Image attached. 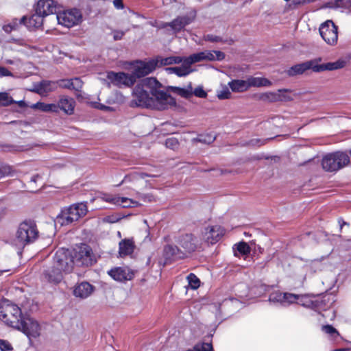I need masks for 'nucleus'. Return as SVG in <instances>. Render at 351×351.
<instances>
[{
	"label": "nucleus",
	"mask_w": 351,
	"mask_h": 351,
	"mask_svg": "<svg viewBox=\"0 0 351 351\" xmlns=\"http://www.w3.org/2000/svg\"><path fill=\"white\" fill-rule=\"evenodd\" d=\"M132 105L136 106L165 110L175 106V99L162 89V85L156 77H145L136 84L133 90Z\"/></svg>",
	"instance_id": "nucleus-1"
},
{
	"label": "nucleus",
	"mask_w": 351,
	"mask_h": 351,
	"mask_svg": "<svg viewBox=\"0 0 351 351\" xmlns=\"http://www.w3.org/2000/svg\"><path fill=\"white\" fill-rule=\"evenodd\" d=\"M39 232L33 221L21 222L15 233L14 242L19 247L33 243L38 238Z\"/></svg>",
	"instance_id": "nucleus-2"
},
{
	"label": "nucleus",
	"mask_w": 351,
	"mask_h": 351,
	"mask_svg": "<svg viewBox=\"0 0 351 351\" xmlns=\"http://www.w3.org/2000/svg\"><path fill=\"white\" fill-rule=\"evenodd\" d=\"M88 212L86 203L73 204L64 208L56 218L57 223L61 226H67L84 217Z\"/></svg>",
	"instance_id": "nucleus-3"
},
{
	"label": "nucleus",
	"mask_w": 351,
	"mask_h": 351,
	"mask_svg": "<svg viewBox=\"0 0 351 351\" xmlns=\"http://www.w3.org/2000/svg\"><path fill=\"white\" fill-rule=\"evenodd\" d=\"M350 163V158L346 153L336 152L325 156L322 161L323 169L329 172L337 171Z\"/></svg>",
	"instance_id": "nucleus-4"
},
{
	"label": "nucleus",
	"mask_w": 351,
	"mask_h": 351,
	"mask_svg": "<svg viewBox=\"0 0 351 351\" xmlns=\"http://www.w3.org/2000/svg\"><path fill=\"white\" fill-rule=\"evenodd\" d=\"M23 316L21 308L14 304H6L0 306V318L8 325L16 328L21 326Z\"/></svg>",
	"instance_id": "nucleus-5"
},
{
	"label": "nucleus",
	"mask_w": 351,
	"mask_h": 351,
	"mask_svg": "<svg viewBox=\"0 0 351 351\" xmlns=\"http://www.w3.org/2000/svg\"><path fill=\"white\" fill-rule=\"evenodd\" d=\"M73 255L68 249L61 248L56 251L53 258V264L63 273L72 272L74 267Z\"/></svg>",
	"instance_id": "nucleus-6"
},
{
	"label": "nucleus",
	"mask_w": 351,
	"mask_h": 351,
	"mask_svg": "<svg viewBox=\"0 0 351 351\" xmlns=\"http://www.w3.org/2000/svg\"><path fill=\"white\" fill-rule=\"evenodd\" d=\"M56 19L60 25L70 28L82 22V14L80 10L73 8L56 12Z\"/></svg>",
	"instance_id": "nucleus-7"
},
{
	"label": "nucleus",
	"mask_w": 351,
	"mask_h": 351,
	"mask_svg": "<svg viewBox=\"0 0 351 351\" xmlns=\"http://www.w3.org/2000/svg\"><path fill=\"white\" fill-rule=\"evenodd\" d=\"M73 261L74 265L77 267H89L95 262L92 250L87 245L80 247L79 250L75 252Z\"/></svg>",
	"instance_id": "nucleus-8"
},
{
	"label": "nucleus",
	"mask_w": 351,
	"mask_h": 351,
	"mask_svg": "<svg viewBox=\"0 0 351 351\" xmlns=\"http://www.w3.org/2000/svg\"><path fill=\"white\" fill-rule=\"evenodd\" d=\"M337 26L330 20L323 23L319 27V33L322 38L330 45H334L337 43Z\"/></svg>",
	"instance_id": "nucleus-9"
},
{
	"label": "nucleus",
	"mask_w": 351,
	"mask_h": 351,
	"mask_svg": "<svg viewBox=\"0 0 351 351\" xmlns=\"http://www.w3.org/2000/svg\"><path fill=\"white\" fill-rule=\"evenodd\" d=\"M16 329L21 330L30 341L32 338H37L40 335V324L29 317H25L21 321V326H19Z\"/></svg>",
	"instance_id": "nucleus-10"
},
{
	"label": "nucleus",
	"mask_w": 351,
	"mask_h": 351,
	"mask_svg": "<svg viewBox=\"0 0 351 351\" xmlns=\"http://www.w3.org/2000/svg\"><path fill=\"white\" fill-rule=\"evenodd\" d=\"M107 78L115 86L121 87L122 86L130 87L135 84V79L132 74H128L123 72L114 73L108 72Z\"/></svg>",
	"instance_id": "nucleus-11"
},
{
	"label": "nucleus",
	"mask_w": 351,
	"mask_h": 351,
	"mask_svg": "<svg viewBox=\"0 0 351 351\" xmlns=\"http://www.w3.org/2000/svg\"><path fill=\"white\" fill-rule=\"evenodd\" d=\"M157 66V61L155 60H150L149 61H139L134 66L132 73V76L135 79V82L137 78L145 77V75L153 72Z\"/></svg>",
	"instance_id": "nucleus-12"
},
{
	"label": "nucleus",
	"mask_w": 351,
	"mask_h": 351,
	"mask_svg": "<svg viewBox=\"0 0 351 351\" xmlns=\"http://www.w3.org/2000/svg\"><path fill=\"white\" fill-rule=\"evenodd\" d=\"M176 242L183 249L185 255L195 252L197 247V239L192 234H182L175 237Z\"/></svg>",
	"instance_id": "nucleus-13"
},
{
	"label": "nucleus",
	"mask_w": 351,
	"mask_h": 351,
	"mask_svg": "<svg viewBox=\"0 0 351 351\" xmlns=\"http://www.w3.org/2000/svg\"><path fill=\"white\" fill-rule=\"evenodd\" d=\"M196 18V11L192 10L185 15L179 16L171 22V30L174 33H178L182 30L186 25L193 23Z\"/></svg>",
	"instance_id": "nucleus-14"
},
{
	"label": "nucleus",
	"mask_w": 351,
	"mask_h": 351,
	"mask_svg": "<svg viewBox=\"0 0 351 351\" xmlns=\"http://www.w3.org/2000/svg\"><path fill=\"white\" fill-rule=\"evenodd\" d=\"M108 275L114 280L123 282L131 280L134 276V271L128 267H119L111 269L108 271Z\"/></svg>",
	"instance_id": "nucleus-15"
},
{
	"label": "nucleus",
	"mask_w": 351,
	"mask_h": 351,
	"mask_svg": "<svg viewBox=\"0 0 351 351\" xmlns=\"http://www.w3.org/2000/svg\"><path fill=\"white\" fill-rule=\"evenodd\" d=\"M224 229L220 226H208L204 232V239L209 244H215L223 236Z\"/></svg>",
	"instance_id": "nucleus-16"
},
{
	"label": "nucleus",
	"mask_w": 351,
	"mask_h": 351,
	"mask_svg": "<svg viewBox=\"0 0 351 351\" xmlns=\"http://www.w3.org/2000/svg\"><path fill=\"white\" fill-rule=\"evenodd\" d=\"M35 11L44 16L56 14V3L53 0H39Z\"/></svg>",
	"instance_id": "nucleus-17"
},
{
	"label": "nucleus",
	"mask_w": 351,
	"mask_h": 351,
	"mask_svg": "<svg viewBox=\"0 0 351 351\" xmlns=\"http://www.w3.org/2000/svg\"><path fill=\"white\" fill-rule=\"evenodd\" d=\"M56 88L57 82L43 80L34 85L33 91L40 95H44L56 90Z\"/></svg>",
	"instance_id": "nucleus-18"
},
{
	"label": "nucleus",
	"mask_w": 351,
	"mask_h": 351,
	"mask_svg": "<svg viewBox=\"0 0 351 351\" xmlns=\"http://www.w3.org/2000/svg\"><path fill=\"white\" fill-rule=\"evenodd\" d=\"M63 272L53 265L43 271L44 279L54 284L59 283L62 280Z\"/></svg>",
	"instance_id": "nucleus-19"
},
{
	"label": "nucleus",
	"mask_w": 351,
	"mask_h": 351,
	"mask_svg": "<svg viewBox=\"0 0 351 351\" xmlns=\"http://www.w3.org/2000/svg\"><path fill=\"white\" fill-rule=\"evenodd\" d=\"M94 287L88 282H82L76 286L73 289V295L82 299L88 298L93 293Z\"/></svg>",
	"instance_id": "nucleus-20"
},
{
	"label": "nucleus",
	"mask_w": 351,
	"mask_h": 351,
	"mask_svg": "<svg viewBox=\"0 0 351 351\" xmlns=\"http://www.w3.org/2000/svg\"><path fill=\"white\" fill-rule=\"evenodd\" d=\"M163 255L166 259H182L185 258L184 252L175 245L168 244L164 247Z\"/></svg>",
	"instance_id": "nucleus-21"
},
{
	"label": "nucleus",
	"mask_w": 351,
	"mask_h": 351,
	"mask_svg": "<svg viewBox=\"0 0 351 351\" xmlns=\"http://www.w3.org/2000/svg\"><path fill=\"white\" fill-rule=\"evenodd\" d=\"M75 106V100L66 96L61 97L58 104H56V106H58V110H61L67 114H73Z\"/></svg>",
	"instance_id": "nucleus-22"
},
{
	"label": "nucleus",
	"mask_w": 351,
	"mask_h": 351,
	"mask_svg": "<svg viewBox=\"0 0 351 351\" xmlns=\"http://www.w3.org/2000/svg\"><path fill=\"white\" fill-rule=\"evenodd\" d=\"M346 65V62L343 60H338L333 62H327L322 64L319 66H313V71L320 73L324 71H334L343 68Z\"/></svg>",
	"instance_id": "nucleus-23"
},
{
	"label": "nucleus",
	"mask_w": 351,
	"mask_h": 351,
	"mask_svg": "<svg viewBox=\"0 0 351 351\" xmlns=\"http://www.w3.org/2000/svg\"><path fill=\"white\" fill-rule=\"evenodd\" d=\"M44 17L43 15L36 12L35 14H32L28 19L26 16H23L20 20V24L37 28L43 25Z\"/></svg>",
	"instance_id": "nucleus-24"
},
{
	"label": "nucleus",
	"mask_w": 351,
	"mask_h": 351,
	"mask_svg": "<svg viewBox=\"0 0 351 351\" xmlns=\"http://www.w3.org/2000/svg\"><path fill=\"white\" fill-rule=\"evenodd\" d=\"M135 245L133 239H125L119 243V254L120 257L131 255L134 250Z\"/></svg>",
	"instance_id": "nucleus-25"
},
{
	"label": "nucleus",
	"mask_w": 351,
	"mask_h": 351,
	"mask_svg": "<svg viewBox=\"0 0 351 351\" xmlns=\"http://www.w3.org/2000/svg\"><path fill=\"white\" fill-rule=\"evenodd\" d=\"M311 66H312V64L311 62H307V61H306V62L292 66L286 72H287V74L291 77L295 76L297 75H302L307 70L311 69Z\"/></svg>",
	"instance_id": "nucleus-26"
},
{
	"label": "nucleus",
	"mask_w": 351,
	"mask_h": 351,
	"mask_svg": "<svg viewBox=\"0 0 351 351\" xmlns=\"http://www.w3.org/2000/svg\"><path fill=\"white\" fill-rule=\"evenodd\" d=\"M166 71H168L169 73H175L179 77H184L190 74L193 71V69H191V65L185 64L184 60L183 64L181 66L168 67L166 69Z\"/></svg>",
	"instance_id": "nucleus-27"
},
{
	"label": "nucleus",
	"mask_w": 351,
	"mask_h": 351,
	"mask_svg": "<svg viewBox=\"0 0 351 351\" xmlns=\"http://www.w3.org/2000/svg\"><path fill=\"white\" fill-rule=\"evenodd\" d=\"M228 86L232 91L236 93L244 92L250 88L247 80H232L228 82Z\"/></svg>",
	"instance_id": "nucleus-28"
},
{
	"label": "nucleus",
	"mask_w": 351,
	"mask_h": 351,
	"mask_svg": "<svg viewBox=\"0 0 351 351\" xmlns=\"http://www.w3.org/2000/svg\"><path fill=\"white\" fill-rule=\"evenodd\" d=\"M169 88L174 93L180 97L189 99L193 95V88L191 83H189L187 88H180L177 86H169Z\"/></svg>",
	"instance_id": "nucleus-29"
},
{
	"label": "nucleus",
	"mask_w": 351,
	"mask_h": 351,
	"mask_svg": "<svg viewBox=\"0 0 351 351\" xmlns=\"http://www.w3.org/2000/svg\"><path fill=\"white\" fill-rule=\"evenodd\" d=\"M31 108L35 110H39L42 112H58V106H56L55 104H45L43 102H37L31 106Z\"/></svg>",
	"instance_id": "nucleus-30"
},
{
	"label": "nucleus",
	"mask_w": 351,
	"mask_h": 351,
	"mask_svg": "<svg viewBox=\"0 0 351 351\" xmlns=\"http://www.w3.org/2000/svg\"><path fill=\"white\" fill-rule=\"evenodd\" d=\"M155 61H157V65L159 64L162 66H166L173 64H180L183 61V58L180 56H169L167 58L158 56Z\"/></svg>",
	"instance_id": "nucleus-31"
},
{
	"label": "nucleus",
	"mask_w": 351,
	"mask_h": 351,
	"mask_svg": "<svg viewBox=\"0 0 351 351\" xmlns=\"http://www.w3.org/2000/svg\"><path fill=\"white\" fill-rule=\"evenodd\" d=\"M249 83V88L250 87H261L269 86L271 85V82L267 78L251 77L247 79Z\"/></svg>",
	"instance_id": "nucleus-32"
},
{
	"label": "nucleus",
	"mask_w": 351,
	"mask_h": 351,
	"mask_svg": "<svg viewBox=\"0 0 351 351\" xmlns=\"http://www.w3.org/2000/svg\"><path fill=\"white\" fill-rule=\"evenodd\" d=\"M205 60V51L193 53L184 59L186 64L191 65L194 63Z\"/></svg>",
	"instance_id": "nucleus-33"
},
{
	"label": "nucleus",
	"mask_w": 351,
	"mask_h": 351,
	"mask_svg": "<svg viewBox=\"0 0 351 351\" xmlns=\"http://www.w3.org/2000/svg\"><path fill=\"white\" fill-rule=\"evenodd\" d=\"M258 99L264 101L274 102L280 100V95L279 93H265L258 95Z\"/></svg>",
	"instance_id": "nucleus-34"
},
{
	"label": "nucleus",
	"mask_w": 351,
	"mask_h": 351,
	"mask_svg": "<svg viewBox=\"0 0 351 351\" xmlns=\"http://www.w3.org/2000/svg\"><path fill=\"white\" fill-rule=\"evenodd\" d=\"M15 103V101L6 92H0V107L8 106Z\"/></svg>",
	"instance_id": "nucleus-35"
},
{
	"label": "nucleus",
	"mask_w": 351,
	"mask_h": 351,
	"mask_svg": "<svg viewBox=\"0 0 351 351\" xmlns=\"http://www.w3.org/2000/svg\"><path fill=\"white\" fill-rule=\"evenodd\" d=\"M117 205L120 206L122 208H129L136 206L137 202L128 197H119Z\"/></svg>",
	"instance_id": "nucleus-36"
},
{
	"label": "nucleus",
	"mask_w": 351,
	"mask_h": 351,
	"mask_svg": "<svg viewBox=\"0 0 351 351\" xmlns=\"http://www.w3.org/2000/svg\"><path fill=\"white\" fill-rule=\"evenodd\" d=\"M234 246L236 247V250L242 255H248L251 252L250 247L244 241L239 242L234 245Z\"/></svg>",
	"instance_id": "nucleus-37"
},
{
	"label": "nucleus",
	"mask_w": 351,
	"mask_h": 351,
	"mask_svg": "<svg viewBox=\"0 0 351 351\" xmlns=\"http://www.w3.org/2000/svg\"><path fill=\"white\" fill-rule=\"evenodd\" d=\"M302 295L291 293H283L284 305L285 304H293L296 302Z\"/></svg>",
	"instance_id": "nucleus-38"
},
{
	"label": "nucleus",
	"mask_w": 351,
	"mask_h": 351,
	"mask_svg": "<svg viewBox=\"0 0 351 351\" xmlns=\"http://www.w3.org/2000/svg\"><path fill=\"white\" fill-rule=\"evenodd\" d=\"M269 301L274 303H280L284 305L283 293L275 291L271 293L269 297Z\"/></svg>",
	"instance_id": "nucleus-39"
},
{
	"label": "nucleus",
	"mask_w": 351,
	"mask_h": 351,
	"mask_svg": "<svg viewBox=\"0 0 351 351\" xmlns=\"http://www.w3.org/2000/svg\"><path fill=\"white\" fill-rule=\"evenodd\" d=\"M216 139V136L211 134H207L206 135H200L197 138L196 141L204 143V144H210L215 141Z\"/></svg>",
	"instance_id": "nucleus-40"
},
{
	"label": "nucleus",
	"mask_w": 351,
	"mask_h": 351,
	"mask_svg": "<svg viewBox=\"0 0 351 351\" xmlns=\"http://www.w3.org/2000/svg\"><path fill=\"white\" fill-rule=\"evenodd\" d=\"M189 284L193 289H197L200 285L199 279L193 273L187 276Z\"/></svg>",
	"instance_id": "nucleus-41"
},
{
	"label": "nucleus",
	"mask_w": 351,
	"mask_h": 351,
	"mask_svg": "<svg viewBox=\"0 0 351 351\" xmlns=\"http://www.w3.org/2000/svg\"><path fill=\"white\" fill-rule=\"evenodd\" d=\"M165 146L172 150H176L179 147L178 140L174 137L168 138L165 141Z\"/></svg>",
	"instance_id": "nucleus-42"
},
{
	"label": "nucleus",
	"mask_w": 351,
	"mask_h": 351,
	"mask_svg": "<svg viewBox=\"0 0 351 351\" xmlns=\"http://www.w3.org/2000/svg\"><path fill=\"white\" fill-rule=\"evenodd\" d=\"M20 24V21L18 22L16 19H13L12 22L3 26V29L6 33H10L12 30L16 29Z\"/></svg>",
	"instance_id": "nucleus-43"
},
{
	"label": "nucleus",
	"mask_w": 351,
	"mask_h": 351,
	"mask_svg": "<svg viewBox=\"0 0 351 351\" xmlns=\"http://www.w3.org/2000/svg\"><path fill=\"white\" fill-rule=\"evenodd\" d=\"M334 6L341 8H350L351 7V0H335Z\"/></svg>",
	"instance_id": "nucleus-44"
},
{
	"label": "nucleus",
	"mask_w": 351,
	"mask_h": 351,
	"mask_svg": "<svg viewBox=\"0 0 351 351\" xmlns=\"http://www.w3.org/2000/svg\"><path fill=\"white\" fill-rule=\"evenodd\" d=\"M217 96L219 99H229L231 96V93L228 88L225 86L222 90L217 92Z\"/></svg>",
	"instance_id": "nucleus-45"
},
{
	"label": "nucleus",
	"mask_w": 351,
	"mask_h": 351,
	"mask_svg": "<svg viewBox=\"0 0 351 351\" xmlns=\"http://www.w3.org/2000/svg\"><path fill=\"white\" fill-rule=\"evenodd\" d=\"M83 86V82L79 77L72 78L71 90L81 91Z\"/></svg>",
	"instance_id": "nucleus-46"
},
{
	"label": "nucleus",
	"mask_w": 351,
	"mask_h": 351,
	"mask_svg": "<svg viewBox=\"0 0 351 351\" xmlns=\"http://www.w3.org/2000/svg\"><path fill=\"white\" fill-rule=\"evenodd\" d=\"M72 79L61 80L57 82V86H58L62 88L71 90Z\"/></svg>",
	"instance_id": "nucleus-47"
},
{
	"label": "nucleus",
	"mask_w": 351,
	"mask_h": 351,
	"mask_svg": "<svg viewBox=\"0 0 351 351\" xmlns=\"http://www.w3.org/2000/svg\"><path fill=\"white\" fill-rule=\"evenodd\" d=\"M322 330L332 337L339 335L338 331L331 325L323 326Z\"/></svg>",
	"instance_id": "nucleus-48"
},
{
	"label": "nucleus",
	"mask_w": 351,
	"mask_h": 351,
	"mask_svg": "<svg viewBox=\"0 0 351 351\" xmlns=\"http://www.w3.org/2000/svg\"><path fill=\"white\" fill-rule=\"evenodd\" d=\"M327 297V295H324L322 298H317V300H315V301H313L311 303H312V305L315 307H317V308H324L326 306V298Z\"/></svg>",
	"instance_id": "nucleus-49"
},
{
	"label": "nucleus",
	"mask_w": 351,
	"mask_h": 351,
	"mask_svg": "<svg viewBox=\"0 0 351 351\" xmlns=\"http://www.w3.org/2000/svg\"><path fill=\"white\" fill-rule=\"evenodd\" d=\"M193 95L199 98H206L207 97L206 92L203 89L202 86H198L193 91Z\"/></svg>",
	"instance_id": "nucleus-50"
},
{
	"label": "nucleus",
	"mask_w": 351,
	"mask_h": 351,
	"mask_svg": "<svg viewBox=\"0 0 351 351\" xmlns=\"http://www.w3.org/2000/svg\"><path fill=\"white\" fill-rule=\"evenodd\" d=\"M0 350L1 351H12L13 348L8 341L0 339Z\"/></svg>",
	"instance_id": "nucleus-51"
},
{
	"label": "nucleus",
	"mask_w": 351,
	"mask_h": 351,
	"mask_svg": "<svg viewBox=\"0 0 351 351\" xmlns=\"http://www.w3.org/2000/svg\"><path fill=\"white\" fill-rule=\"evenodd\" d=\"M204 40L211 43L223 42V39L218 36L213 34H207L204 36Z\"/></svg>",
	"instance_id": "nucleus-52"
},
{
	"label": "nucleus",
	"mask_w": 351,
	"mask_h": 351,
	"mask_svg": "<svg viewBox=\"0 0 351 351\" xmlns=\"http://www.w3.org/2000/svg\"><path fill=\"white\" fill-rule=\"evenodd\" d=\"M104 200L106 202L117 205L118 203L119 196H112L110 195H105L103 197Z\"/></svg>",
	"instance_id": "nucleus-53"
},
{
	"label": "nucleus",
	"mask_w": 351,
	"mask_h": 351,
	"mask_svg": "<svg viewBox=\"0 0 351 351\" xmlns=\"http://www.w3.org/2000/svg\"><path fill=\"white\" fill-rule=\"evenodd\" d=\"M139 198L144 202H152L155 200L154 197L151 193H143L139 195Z\"/></svg>",
	"instance_id": "nucleus-54"
},
{
	"label": "nucleus",
	"mask_w": 351,
	"mask_h": 351,
	"mask_svg": "<svg viewBox=\"0 0 351 351\" xmlns=\"http://www.w3.org/2000/svg\"><path fill=\"white\" fill-rule=\"evenodd\" d=\"M13 77V74L7 68L0 66V77Z\"/></svg>",
	"instance_id": "nucleus-55"
},
{
	"label": "nucleus",
	"mask_w": 351,
	"mask_h": 351,
	"mask_svg": "<svg viewBox=\"0 0 351 351\" xmlns=\"http://www.w3.org/2000/svg\"><path fill=\"white\" fill-rule=\"evenodd\" d=\"M4 151L8 152H16V151H21L22 149L19 148V147L13 145H4L2 146Z\"/></svg>",
	"instance_id": "nucleus-56"
},
{
	"label": "nucleus",
	"mask_w": 351,
	"mask_h": 351,
	"mask_svg": "<svg viewBox=\"0 0 351 351\" xmlns=\"http://www.w3.org/2000/svg\"><path fill=\"white\" fill-rule=\"evenodd\" d=\"M124 34L125 32L123 31L114 30L113 31V38L114 40H119L122 39Z\"/></svg>",
	"instance_id": "nucleus-57"
},
{
	"label": "nucleus",
	"mask_w": 351,
	"mask_h": 351,
	"mask_svg": "<svg viewBox=\"0 0 351 351\" xmlns=\"http://www.w3.org/2000/svg\"><path fill=\"white\" fill-rule=\"evenodd\" d=\"M215 60L221 61L225 58V53L220 51H214Z\"/></svg>",
	"instance_id": "nucleus-58"
},
{
	"label": "nucleus",
	"mask_w": 351,
	"mask_h": 351,
	"mask_svg": "<svg viewBox=\"0 0 351 351\" xmlns=\"http://www.w3.org/2000/svg\"><path fill=\"white\" fill-rule=\"evenodd\" d=\"M205 60L215 61L214 51H204Z\"/></svg>",
	"instance_id": "nucleus-59"
},
{
	"label": "nucleus",
	"mask_w": 351,
	"mask_h": 351,
	"mask_svg": "<svg viewBox=\"0 0 351 351\" xmlns=\"http://www.w3.org/2000/svg\"><path fill=\"white\" fill-rule=\"evenodd\" d=\"M9 173V168L5 166L0 167V179L5 177Z\"/></svg>",
	"instance_id": "nucleus-60"
},
{
	"label": "nucleus",
	"mask_w": 351,
	"mask_h": 351,
	"mask_svg": "<svg viewBox=\"0 0 351 351\" xmlns=\"http://www.w3.org/2000/svg\"><path fill=\"white\" fill-rule=\"evenodd\" d=\"M113 5L118 10H121L124 8V5L122 0H114Z\"/></svg>",
	"instance_id": "nucleus-61"
},
{
	"label": "nucleus",
	"mask_w": 351,
	"mask_h": 351,
	"mask_svg": "<svg viewBox=\"0 0 351 351\" xmlns=\"http://www.w3.org/2000/svg\"><path fill=\"white\" fill-rule=\"evenodd\" d=\"M322 60V58H315L313 60L307 61V62H311L312 64V66H311V69L313 71V66H319L320 64H318L319 62H320Z\"/></svg>",
	"instance_id": "nucleus-62"
},
{
	"label": "nucleus",
	"mask_w": 351,
	"mask_h": 351,
	"mask_svg": "<svg viewBox=\"0 0 351 351\" xmlns=\"http://www.w3.org/2000/svg\"><path fill=\"white\" fill-rule=\"evenodd\" d=\"M312 0H294V3L295 5H301L307 3H310Z\"/></svg>",
	"instance_id": "nucleus-63"
},
{
	"label": "nucleus",
	"mask_w": 351,
	"mask_h": 351,
	"mask_svg": "<svg viewBox=\"0 0 351 351\" xmlns=\"http://www.w3.org/2000/svg\"><path fill=\"white\" fill-rule=\"evenodd\" d=\"M171 27V22L169 23H165V22H162L159 25V28H161V29H165V28H167V27Z\"/></svg>",
	"instance_id": "nucleus-64"
}]
</instances>
